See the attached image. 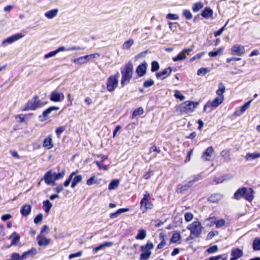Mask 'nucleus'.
<instances>
[{
    "mask_svg": "<svg viewBox=\"0 0 260 260\" xmlns=\"http://www.w3.org/2000/svg\"><path fill=\"white\" fill-rule=\"evenodd\" d=\"M244 198L249 202L253 199V190L251 188L247 189L246 188V193L244 194Z\"/></svg>",
    "mask_w": 260,
    "mask_h": 260,
    "instance_id": "28",
    "label": "nucleus"
},
{
    "mask_svg": "<svg viewBox=\"0 0 260 260\" xmlns=\"http://www.w3.org/2000/svg\"><path fill=\"white\" fill-rule=\"evenodd\" d=\"M166 18L170 20H177L179 17L177 14L169 13L167 15Z\"/></svg>",
    "mask_w": 260,
    "mask_h": 260,
    "instance_id": "54",
    "label": "nucleus"
},
{
    "mask_svg": "<svg viewBox=\"0 0 260 260\" xmlns=\"http://www.w3.org/2000/svg\"><path fill=\"white\" fill-rule=\"evenodd\" d=\"M185 220L186 222L191 221L193 218V215L189 212L186 213L184 215Z\"/></svg>",
    "mask_w": 260,
    "mask_h": 260,
    "instance_id": "55",
    "label": "nucleus"
},
{
    "mask_svg": "<svg viewBox=\"0 0 260 260\" xmlns=\"http://www.w3.org/2000/svg\"><path fill=\"white\" fill-rule=\"evenodd\" d=\"M204 54V52H202L200 53L197 54L193 57H192V58H191L190 59V61L192 62L194 60H195L196 59H200Z\"/></svg>",
    "mask_w": 260,
    "mask_h": 260,
    "instance_id": "59",
    "label": "nucleus"
},
{
    "mask_svg": "<svg viewBox=\"0 0 260 260\" xmlns=\"http://www.w3.org/2000/svg\"><path fill=\"white\" fill-rule=\"evenodd\" d=\"M64 129H65L63 127L60 126L56 129L55 133L58 136H59L64 131Z\"/></svg>",
    "mask_w": 260,
    "mask_h": 260,
    "instance_id": "64",
    "label": "nucleus"
},
{
    "mask_svg": "<svg viewBox=\"0 0 260 260\" xmlns=\"http://www.w3.org/2000/svg\"><path fill=\"white\" fill-rule=\"evenodd\" d=\"M94 163L96 164V165L99 167V169H100V170L103 169V170H105V171L108 170V167L106 166H105V165H102L101 164L100 162H99L98 161H95Z\"/></svg>",
    "mask_w": 260,
    "mask_h": 260,
    "instance_id": "60",
    "label": "nucleus"
},
{
    "mask_svg": "<svg viewBox=\"0 0 260 260\" xmlns=\"http://www.w3.org/2000/svg\"><path fill=\"white\" fill-rule=\"evenodd\" d=\"M24 37V35H22L21 33H18L14 35L11 36V37L7 38L6 39L4 40L2 43L3 44H11L21 38H22Z\"/></svg>",
    "mask_w": 260,
    "mask_h": 260,
    "instance_id": "12",
    "label": "nucleus"
},
{
    "mask_svg": "<svg viewBox=\"0 0 260 260\" xmlns=\"http://www.w3.org/2000/svg\"><path fill=\"white\" fill-rule=\"evenodd\" d=\"M118 84V78L115 75L110 76L108 78L107 82V90L112 92L117 87Z\"/></svg>",
    "mask_w": 260,
    "mask_h": 260,
    "instance_id": "7",
    "label": "nucleus"
},
{
    "mask_svg": "<svg viewBox=\"0 0 260 260\" xmlns=\"http://www.w3.org/2000/svg\"><path fill=\"white\" fill-rule=\"evenodd\" d=\"M159 239L161 241L158 244V245L157 246V248L160 249L164 247H165L167 245V243L165 240L166 236L164 233H160L159 235Z\"/></svg>",
    "mask_w": 260,
    "mask_h": 260,
    "instance_id": "26",
    "label": "nucleus"
},
{
    "mask_svg": "<svg viewBox=\"0 0 260 260\" xmlns=\"http://www.w3.org/2000/svg\"><path fill=\"white\" fill-rule=\"evenodd\" d=\"M213 14V11L209 8H206L202 12L201 16L206 18L211 16Z\"/></svg>",
    "mask_w": 260,
    "mask_h": 260,
    "instance_id": "31",
    "label": "nucleus"
},
{
    "mask_svg": "<svg viewBox=\"0 0 260 260\" xmlns=\"http://www.w3.org/2000/svg\"><path fill=\"white\" fill-rule=\"evenodd\" d=\"M150 194L148 193H146L144 195L143 199L141 200V209L143 211V212H145L147 209H151L153 208V205L148 201Z\"/></svg>",
    "mask_w": 260,
    "mask_h": 260,
    "instance_id": "8",
    "label": "nucleus"
},
{
    "mask_svg": "<svg viewBox=\"0 0 260 260\" xmlns=\"http://www.w3.org/2000/svg\"><path fill=\"white\" fill-rule=\"evenodd\" d=\"M174 96L175 98L179 99L180 101H183L185 99V96L181 94L179 90H176L175 91Z\"/></svg>",
    "mask_w": 260,
    "mask_h": 260,
    "instance_id": "53",
    "label": "nucleus"
},
{
    "mask_svg": "<svg viewBox=\"0 0 260 260\" xmlns=\"http://www.w3.org/2000/svg\"><path fill=\"white\" fill-rule=\"evenodd\" d=\"M94 179H95V176H92L90 178L87 179V182H86L87 184L89 186L92 185L94 183Z\"/></svg>",
    "mask_w": 260,
    "mask_h": 260,
    "instance_id": "63",
    "label": "nucleus"
},
{
    "mask_svg": "<svg viewBox=\"0 0 260 260\" xmlns=\"http://www.w3.org/2000/svg\"><path fill=\"white\" fill-rule=\"evenodd\" d=\"M76 172H72L70 175L69 178L64 182V186L65 187H67L69 185L72 179H73V177L76 174Z\"/></svg>",
    "mask_w": 260,
    "mask_h": 260,
    "instance_id": "51",
    "label": "nucleus"
},
{
    "mask_svg": "<svg viewBox=\"0 0 260 260\" xmlns=\"http://www.w3.org/2000/svg\"><path fill=\"white\" fill-rule=\"evenodd\" d=\"M37 254V250L35 248H32L30 250L25 252L22 254L23 257L26 258L29 255H34Z\"/></svg>",
    "mask_w": 260,
    "mask_h": 260,
    "instance_id": "43",
    "label": "nucleus"
},
{
    "mask_svg": "<svg viewBox=\"0 0 260 260\" xmlns=\"http://www.w3.org/2000/svg\"><path fill=\"white\" fill-rule=\"evenodd\" d=\"M64 95L62 93L57 92L55 91H52L50 95V100L54 102H59L63 101Z\"/></svg>",
    "mask_w": 260,
    "mask_h": 260,
    "instance_id": "10",
    "label": "nucleus"
},
{
    "mask_svg": "<svg viewBox=\"0 0 260 260\" xmlns=\"http://www.w3.org/2000/svg\"><path fill=\"white\" fill-rule=\"evenodd\" d=\"M199 103L191 101H186L180 104L177 108V111L180 112L181 114H187L192 112Z\"/></svg>",
    "mask_w": 260,
    "mask_h": 260,
    "instance_id": "3",
    "label": "nucleus"
},
{
    "mask_svg": "<svg viewBox=\"0 0 260 260\" xmlns=\"http://www.w3.org/2000/svg\"><path fill=\"white\" fill-rule=\"evenodd\" d=\"M183 15L185 16V18L189 20L192 18V15L190 11L188 10H184L183 11Z\"/></svg>",
    "mask_w": 260,
    "mask_h": 260,
    "instance_id": "48",
    "label": "nucleus"
},
{
    "mask_svg": "<svg viewBox=\"0 0 260 260\" xmlns=\"http://www.w3.org/2000/svg\"><path fill=\"white\" fill-rule=\"evenodd\" d=\"M43 146L47 149H50L53 147V143L51 136H49L44 139Z\"/></svg>",
    "mask_w": 260,
    "mask_h": 260,
    "instance_id": "21",
    "label": "nucleus"
},
{
    "mask_svg": "<svg viewBox=\"0 0 260 260\" xmlns=\"http://www.w3.org/2000/svg\"><path fill=\"white\" fill-rule=\"evenodd\" d=\"M218 89L216 91V93L218 95L215 99H214L212 102L209 105L208 103L205 105L204 108V111H206L207 107L212 106L213 108L217 107L220 104H221L224 100L223 93L225 91V87L224 84L220 82L218 85Z\"/></svg>",
    "mask_w": 260,
    "mask_h": 260,
    "instance_id": "1",
    "label": "nucleus"
},
{
    "mask_svg": "<svg viewBox=\"0 0 260 260\" xmlns=\"http://www.w3.org/2000/svg\"><path fill=\"white\" fill-rule=\"evenodd\" d=\"M122 75L121 84L123 86L127 84L131 80L133 73V66L131 62L126 63L123 69H121Z\"/></svg>",
    "mask_w": 260,
    "mask_h": 260,
    "instance_id": "2",
    "label": "nucleus"
},
{
    "mask_svg": "<svg viewBox=\"0 0 260 260\" xmlns=\"http://www.w3.org/2000/svg\"><path fill=\"white\" fill-rule=\"evenodd\" d=\"M54 177V179L55 180H59L61 178H62L64 175V171H62L61 172L59 173H53Z\"/></svg>",
    "mask_w": 260,
    "mask_h": 260,
    "instance_id": "52",
    "label": "nucleus"
},
{
    "mask_svg": "<svg viewBox=\"0 0 260 260\" xmlns=\"http://www.w3.org/2000/svg\"><path fill=\"white\" fill-rule=\"evenodd\" d=\"M231 51L232 55L238 56L242 55L245 52L244 47L240 45H234L232 47Z\"/></svg>",
    "mask_w": 260,
    "mask_h": 260,
    "instance_id": "9",
    "label": "nucleus"
},
{
    "mask_svg": "<svg viewBox=\"0 0 260 260\" xmlns=\"http://www.w3.org/2000/svg\"><path fill=\"white\" fill-rule=\"evenodd\" d=\"M134 40L132 39L128 40L124 42L122 45V48L123 49L128 50L134 44Z\"/></svg>",
    "mask_w": 260,
    "mask_h": 260,
    "instance_id": "39",
    "label": "nucleus"
},
{
    "mask_svg": "<svg viewBox=\"0 0 260 260\" xmlns=\"http://www.w3.org/2000/svg\"><path fill=\"white\" fill-rule=\"evenodd\" d=\"M59 108L58 107H56V106H52V107H50L49 108H48V109H47L46 110H45V111H44V112H43V116L44 117H47L48 116V115L51 113V112L53 111H57L58 110H59Z\"/></svg>",
    "mask_w": 260,
    "mask_h": 260,
    "instance_id": "33",
    "label": "nucleus"
},
{
    "mask_svg": "<svg viewBox=\"0 0 260 260\" xmlns=\"http://www.w3.org/2000/svg\"><path fill=\"white\" fill-rule=\"evenodd\" d=\"M207 220L211 221L210 226H212L213 224H215L217 228H219L223 226L225 224V220L224 219H220L216 220L215 217H209L207 219Z\"/></svg>",
    "mask_w": 260,
    "mask_h": 260,
    "instance_id": "15",
    "label": "nucleus"
},
{
    "mask_svg": "<svg viewBox=\"0 0 260 260\" xmlns=\"http://www.w3.org/2000/svg\"><path fill=\"white\" fill-rule=\"evenodd\" d=\"M252 100H250L246 102L245 104H244L242 106L240 107V111H236L234 113V115L235 116H240V115L243 114L249 107L250 104Z\"/></svg>",
    "mask_w": 260,
    "mask_h": 260,
    "instance_id": "22",
    "label": "nucleus"
},
{
    "mask_svg": "<svg viewBox=\"0 0 260 260\" xmlns=\"http://www.w3.org/2000/svg\"><path fill=\"white\" fill-rule=\"evenodd\" d=\"M38 244L40 246H46L49 244L50 239L40 234L37 237Z\"/></svg>",
    "mask_w": 260,
    "mask_h": 260,
    "instance_id": "14",
    "label": "nucleus"
},
{
    "mask_svg": "<svg viewBox=\"0 0 260 260\" xmlns=\"http://www.w3.org/2000/svg\"><path fill=\"white\" fill-rule=\"evenodd\" d=\"M129 211L128 208H121L118 209L116 212L110 214V217L111 218L117 217L121 213L126 212Z\"/></svg>",
    "mask_w": 260,
    "mask_h": 260,
    "instance_id": "30",
    "label": "nucleus"
},
{
    "mask_svg": "<svg viewBox=\"0 0 260 260\" xmlns=\"http://www.w3.org/2000/svg\"><path fill=\"white\" fill-rule=\"evenodd\" d=\"M222 198V196L219 193L212 194L208 199V201L212 203H216Z\"/></svg>",
    "mask_w": 260,
    "mask_h": 260,
    "instance_id": "32",
    "label": "nucleus"
},
{
    "mask_svg": "<svg viewBox=\"0 0 260 260\" xmlns=\"http://www.w3.org/2000/svg\"><path fill=\"white\" fill-rule=\"evenodd\" d=\"M43 179L47 185H54V177L51 170L48 171L44 176Z\"/></svg>",
    "mask_w": 260,
    "mask_h": 260,
    "instance_id": "11",
    "label": "nucleus"
},
{
    "mask_svg": "<svg viewBox=\"0 0 260 260\" xmlns=\"http://www.w3.org/2000/svg\"><path fill=\"white\" fill-rule=\"evenodd\" d=\"M202 179V177L200 175H198L195 176H194L193 179L192 180L189 181V182H191V186H192L193 184L199 180H201Z\"/></svg>",
    "mask_w": 260,
    "mask_h": 260,
    "instance_id": "62",
    "label": "nucleus"
},
{
    "mask_svg": "<svg viewBox=\"0 0 260 260\" xmlns=\"http://www.w3.org/2000/svg\"><path fill=\"white\" fill-rule=\"evenodd\" d=\"M221 155L223 157L225 160H229L230 157V151L228 150H223L221 152Z\"/></svg>",
    "mask_w": 260,
    "mask_h": 260,
    "instance_id": "46",
    "label": "nucleus"
},
{
    "mask_svg": "<svg viewBox=\"0 0 260 260\" xmlns=\"http://www.w3.org/2000/svg\"><path fill=\"white\" fill-rule=\"evenodd\" d=\"M223 49L220 47L217 49V50L214 51H211L209 52L208 55L210 57H215L217 56L218 54H221L222 52Z\"/></svg>",
    "mask_w": 260,
    "mask_h": 260,
    "instance_id": "44",
    "label": "nucleus"
},
{
    "mask_svg": "<svg viewBox=\"0 0 260 260\" xmlns=\"http://www.w3.org/2000/svg\"><path fill=\"white\" fill-rule=\"evenodd\" d=\"M246 193V187L239 188L234 193V198L236 200H239L242 198H244Z\"/></svg>",
    "mask_w": 260,
    "mask_h": 260,
    "instance_id": "20",
    "label": "nucleus"
},
{
    "mask_svg": "<svg viewBox=\"0 0 260 260\" xmlns=\"http://www.w3.org/2000/svg\"><path fill=\"white\" fill-rule=\"evenodd\" d=\"M191 186V182H188L184 185L179 184L177 186L176 192L178 193H183Z\"/></svg>",
    "mask_w": 260,
    "mask_h": 260,
    "instance_id": "17",
    "label": "nucleus"
},
{
    "mask_svg": "<svg viewBox=\"0 0 260 260\" xmlns=\"http://www.w3.org/2000/svg\"><path fill=\"white\" fill-rule=\"evenodd\" d=\"M252 247L254 250L258 251L260 250V238H256L253 241Z\"/></svg>",
    "mask_w": 260,
    "mask_h": 260,
    "instance_id": "38",
    "label": "nucleus"
},
{
    "mask_svg": "<svg viewBox=\"0 0 260 260\" xmlns=\"http://www.w3.org/2000/svg\"><path fill=\"white\" fill-rule=\"evenodd\" d=\"M180 234L179 233H175L173 235L171 242L173 243L177 242L180 239Z\"/></svg>",
    "mask_w": 260,
    "mask_h": 260,
    "instance_id": "45",
    "label": "nucleus"
},
{
    "mask_svg": "<svg viewBox=\"0 0 260 260\" xmlns=\"http://www.w3.org/2000/svg\"><path fill=\"white\" fill-rule=\"evenodd\" d=\"M82 179V176L80 175H77L74 177V178L73 179V181L71 184V187L74 188L76 185L80 182Z\"/></svg>",
    "mask_w": 260,
    "mask_h": 260,
    "instance_id": "36",
    "label": "nucleus"
},
{
    "mask_svg": "<svg viewBox=\"0 0 260 260\" xmlns=\"http://www.w3.org/2000/svg\"><path fill=\"white\" fill-rule=\"evenodd\" d=\"M31 211V207L29 205H25L21 209V213L23 216L28 215Z\"/></svg>",
    "mask_w": 260,
    "mask_h": 260,
    "instance_id": "27",
    "label": "nucleus"
},
{
    "mask_svg": "<svg viewBox=\"0 0 260 260\" xmlns=\"http://www.w3.org/2000/svg\"><path fill=\"white\" fill-rule=\"evenodd\" d=\"M147 69L146 63H142V64L138 66L136 69V73L139 77H142L146 74Z\"/></svg>",
    "mask_w": 260,
    "mask_h": 260,
    "instance_id": "18",
    "label": "nucleus"
},
{
    "mask_svg": "<svg viewBox=\"0 0 260 260\" xmlns=\"http://www.w3.org/2000/svg\"><path fill=\"white\" fill-rule=\"evenodd\" d=\"M10 238L12 239L11 245H17L20 240V237L16 232L12 234L10 236Z\"/></svg>",
    "mask_w": 260,
    "mask_h": 260,
    "instance_id": "29",
    "label": "nucleus"
},
{
    "mask_svg": "<svg viewBox=\"0 0 260 260\" xmlns=\"http://www.w3.org/2000/svg\"><path fill=\"white\" fill-rule=\"evenodd\" d=\"M43 208L44 210L45 211L46 213H49L50 209L52 206V204L49 202V200H46L43 202Z\"/></svg>",
    "mask_w": 260,
    "mask_h": 260,
    "instance_id": "35",
    "label": "nucleus"
},
{
    "mask_svg": "<svg viewBox=\"0 0 260 260\" xmlns=\"http://www.w3.org/2000/svg\"><path fill=\"white\" fill-rule=\"evenodd\" d=\"M243 255V251L238 249H234L231 252V257L230 260H236Z\"/></svg>",
    "mask_w": 260,
    "mask_h": 260,
    "instance_id": "19",
    "label": "nucleus"
},
{
    "mask_svg": "<svg viewBox=\"0 0 260 260\" xmlns=\"http://www.w3.org/2000/svg\"><path fill=\"white\" fill-rule=\"evenodd\" d=\"M58 12L57 9H54L46 12L45 13V16L48 19H52L55 17Z\"/></svg>",
    "mask_w": 260,
    "mask_h": 260,
    "instance_id": "25",
    "label": "nucleus"
},
{
    "mask_svg": "<svg viewBox=\"0 0 260 260\" xmlns=\"http://www.w3.org/2000/svg\"><path fill=\"white\" fill-rule=\"evenodd\" d=\"M146 236V231L144 230H140L136 237V239L138 240H143Z\"/></svg>",
    "mask_w": 260,
    "mask_h": 260,
    "instance_id": "42",
    "label": "nucleus"
},
{
    "mask_svg": "<svg viewBox=\"0 0 260 260\" xmlns=\"http://www.w3.org/2000/svg\"><path fill=\"white\" fill-rule=\"evenodd\" d=\"M187 229L190 232L189 238L193 239L200 235L202 232V226L199 221H196L189 224Z\"/></svg>",
    "mask_w": 260,
    "mask_h": 260,
    "instance_id": "4",
    "label": "nucleus"
},
{
    "mask_svg": "<svg viewBox=\"0 0 260 260\" xmlns=\"http://www.w3.org/2000/svg\"><path fill=\"white\" fill-rule=\"evenodd\" d=\"M82 254V251H79L77 253H72V254H70V255L69 256V258L72 259V258H73L75 257H80V256H81Z\"/></svg>",
    "mask_w": 260,
    "mask_h": 260,
    "instance_id": "58",
    "label": "nucleus"
},
{
    "mask_svg": "<svg viewBox=\"0 0 260 260\" xmlns=\"http://www.w3.org/2000/svg\"><path fill=\"white\" fill-rule=\"evenodd\" d=\"M159 66L158 63L156 61H153L151 63V71L155 72L159 69Z\"/></svg>",
    "mask_w": 260,
    "mask_h": 260,
    "instance_id": "49",
    "label": "nucleus"
},
{
    "mask_svg": "<svg viewBox=\"0 0 260 260\" xmlns=\"http://www.w3.org/2000/svg\"><path fill=\"white\" fill-rule=\"evenodd\" d=\"M65 50H66V48L63 46H61V47H59L58 48H57L56 50H55L53 51H51V52L48 53V54H45L44 55V58H48L49 57H53V56H55V55H56L59 52H61V51H65Z\"/></svg>",
    "mask_w": 260,
    "mask_h": 260,
    "instance_id": "23",
    "label": "nucleus"
},
{
    "mask_svg": "<svg viewBox=\"0 0 260 260\" xmlns=\"http://www.w3.org/2000/svg\"><path fill=\"white\" fill-rule=\"evenodd\" d=\"M218 250V247L216 245H213L209 247L207 249V251L209 253H213Z\"/></svg>",
    "mask_w": 260,
    "mask_h": 260,
    "instance_id": "61",
    "label": "nucleus"
},
{
    "mask_svg": "<svg viewBox=\"0 0 260 260\" xmlns=\"http://www.w3.org/2000/svg\"><path fill=\"white\" fill-rule=\"evenodd\" d=\"M100 56V54L98 53L92 54L90 55H87L84 56L80 57L79 59L84 60L82 63H87L88 60L93 59Z\"/></svg>",
    "mask_w": 260,
    "mask_h": 260,
    "instance_id": "24",
    "label": "nucleus"
},
{
    "mask_svg": "<svg viewBox=\"0 0 260 260\" xmlns=\"http://www.w3.org/2000/svg\"><path fill=\"white\" fill-rule=\"evenodd\" d=\"M186 57V54L184 52H183V50H182L181 52H180L177 55V56L173 58V60L175 62L180 61L185 59Z\"/></svg>",
    "mask_w": 260,
    "mask_h": 260,
    "instance_id": "40",
    "label": "nucleus"
},
{
    "mask_svg": "<svg viewBox=\"0 0 260 260\" xmlns=\"http://www.w3.org/2000/svg\"><path fill=\"white\" fill-rule=\"evenodd\" d=\"M154 82L152 79H149L145 81L143 83V86L145 88H148L154 85Z\"/></svg>",
    "mask_w": 260,
    "mask_h": 260,
    "instance_id": "50",
    "label": "nucleus"
},
{
    "mask_svg": "<svg viewBox=\"0 0 260 260\" xmlns=\"http://www.w3.org/2000/svg\"><path fill=\"white\" fill-rule=\"evenodd\" d=\"M208 72V70L206 68H201L198 70L197 74L199 76L205 75Z\"/></svg>",
    "mask_w": 260,
    "mask_h": 260,
    "instance_id": "56",
    "label": "nucleus"
},
{
    "mask_svg": "<svg viewBox=\"0 0 260 260\" xmlns=\"http://www.w3.org/2000/svg\"><path fill=\"white\" fill-rule=\"evenodd\" d=\"M119 184V180L118 179H114L110 183L108 189L110 190L115 189Z\"/></svg>",
    "mask_w": 260,
    "mask_h": 260,
    "instance_id": "34",
    "label": "nucleus"
},
{
    "mask_svg": "<svg viewBox=\"0 0 260 260\" xmlns=\"http://www.w3.org/2000/svg\"><path fill=\"white\" fill-rule=\"evenodd\" d=\"M144 112L143 109L141 107H139L138 109L134 110L133 113V116L135 117L138 115H141Z\"/></svg>",
    "mask_w": 260,
    "mask_h": 260,
    "instance_id": "47",
    "label": "nucleus"
},
{
    "mask_svg": "<svg viewBox=\"0 0 260 260\" xmlns=\"http://www.w3.org/2000/svg\"><path fill=\"white\" fill-rule=\"evenodd\" d=\"M260 157V152L258 153H248L246 156L245 158L246 160L250 159H254Z\"/></svg>",
    "mask_w": 260,
    "mask_h": 260,
    "instance_id": "37",
    "label": "nucleus"
},
{
    "mask_svg": "<svg viewBox=\"0 0 260 260\" xmlns=\"http://www.w3.org/2000/svg\"><path fill=\"white\" fill-rule=\"evenodd\" d=\"M203 7V5L202 3L201 2H199L194 4L193 5L192 7V10L193 12H197L200 10L202 9Z\"/></svg>",
    "mask_w": 260,
    "mask_h": 260,
    "instance_id": "41",
    "label": "nucleus"
},
{
    "mask_svg": "<svg viewBox=\"0 0 260 260\" xmlns=\"http://www.w3.org/2000/svg\"><path fill=\"white\" fill-rule=\"evenodd\" d=\"M153 247L154 246L152 243H148L145 245L142 246L141 249L143 252L140 255L141 260L148 259L151 254L150 250L153 249Z\"/></svg>",
    "mask_w": 260,
    "mask_h": 260,
    "instance_id": "5",
    "label": "nucleus"
},
{
    "mask_svg": "<svg viewBox=\"0 0 260 260\" xmlns=\"http://www.w3.org/2000/svg\"><path fill=\"white\" fill-rule=\"evenodd\" d=\"M172 72V69L170 67L165 69L163 71L156 73V76L158 78L164 79L168 77Z\"/></svg>",
    "mask_w": 260,
    "mask_h": 260,
    "instance_id": "16",
    "label": "nucleus"
},
{
    "mask_svg": "<svg viewBox=\"0 0 260 260\" xmlns=\"http://www.w3.org/2000/svg\"><path fill=\"white\" fill-rule=\"evenodd\" d=\"M43 106V104L41 103L37 98L34 99V100L28 101L26 104L23 111L34 110L37 108Z\"/></svg>",
    "mask_w": 260,
    "mask_h": 260,
    "instance_id": "6",
    "label": "nucleus"
},
{
    "mask_svg": "<svg viewBox=\"0 0 260 260\" xmlns=\"http://www.w3.org/2000/svg\"><path fill=\"white\" fill-rule=\"evenodd\" d=\"M43 219V215L42 214H38L34 219V222L38 224L41 222Z\"/></svg>",
    "mask_w": 260,
    "mask_h": 260,
    "instance_id": "57",
    "label": "nucleus"
},
{
    "mask_svg": "<svg viewBox=\"0 0 260 260\" xmlns=\"http://www.w3.org/2000/svg\"><path fill=\"white\" fill-rule=\"evenodd\" d=\"M214 150L212 147H208L206 151L203 152L201 158L205 161H210L212 160V156L213 155Z\"/></svg>",
    "mask_w": 260,
    "mask_h": 260,
    "instance_id": "13",
    "label": "nucleus"
}]
</instances>
